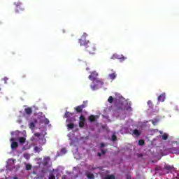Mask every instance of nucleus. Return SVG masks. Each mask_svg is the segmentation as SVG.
Returning a JSON list of instances; mask_svg holds the SVG:
<instances>
[{"instance_id":"ddd939ff","label":"nucleus","mask_w":179,"mask_h":179,"mask_svg":"<svg viewBox=\"0 0 179 179\" xmlns=\"http://www.w3.org/2000/svg\"><path fill=\"white\" fill-rule=\"evenodd\" d=\"M141 131L135 129L133 130L132 136H136V138H138V136H141Z\"/></svg>"},{"instance_id":"f8f14e48","label":"nucleus","mask_w":179,"mask_h":179,"mask_svg":"<svg viewBox=\"0 0 179 179\" xmlns=\"http://www.w3.org/2000/svg\"><path fill=\"white\" fill-rule=\"evenodd\" d=\"M99 118V115H92L91 116L89 117L88 120L90 121V122H94L96 121Z\"/></svg>"},{"instance_id":"37998d69","label":"nucleus","mask_w":179,"mask_h":179,"mask_svg":"<svg viewBox=\"0 0 179 179\" xmlns=\"http://www.w3.org/2000/svg\"><path fill=\"white\" fill-rule=\"evenodd\" d=\"M27 114L29 115V114H30V113H27Z\"/></svg>"},{"instance_id":"473e14b6","label":"nucleus","mask_w":179,"mask_h":179,"mask_svg":"<svg viewBox=\"0 0 179 179\" xmlns=\"http://www.w3.org/2000/svg\"><path fill=\"white\" fill-rule=\"evenodd\" d=\"M104 146H106V144H104L103 143H101L100 144V149H103L104 148Z\"/></svg>"},{"instance_id":"4be33fe9","label":"nucleus","mask_w":179,"mask_h":179,"mask_svg":"<svg viewBox=\"0 0 179 179\" xmlns=\"http://www.w3.org/2000/svg\"><path fill=\"white\" fill-rule=\"evenodd\" d=\"M103 179H115V176L114 175H108Z\"/></svg>"},{"instance_id":"72a5a7b5","label":"nucleus","mask_w":179,"mask_h":179,"mask_svg":"<svg viewBox=\"0 0 179 179\" xmlns=\"http://www.w3.org/2000/svg\"><path fill=\"white\" fill-rule=\"evenodd\" d=\"M34 136H37V138L41 136V134L40 133H35Z\"/></svg>"},{"instance_id":"4468645a","label":"nucleus","mask_w":179,"mask_h":179,"mask_svg":"<svg viewBox=\"0 0 179 179\" xmlns=\"http://www.w3.org/2000/svg\"><path fill=\"white\" fill-rule=\"evenodd\" d=\"M37 120L36 119H34L33 122H30L29 124V128L30 129H34L36 128V124H37Z\"/></svg>"},{"instance_id":"1a4fd4ad","label":"nucleus","mask_w":179,"mask_h":179,"mask_svg":"<svg viewBox=\"0 0 179 179\" xmlns=\"http://www.w3.org/2000/svg\"><path fill=\"white\" fill-rule=\"evenodd\" d=\"M157 100H158V101H159V103L164 102V100H166V93L164 92V93L161 94L159 96H158Z\"/></svg>"},{"instance_id":"c756f323","label":"nucleus","mask_w":179,"mask_h":179,"mask_svg":"<svg viewBox=\"0 0 179 179\" xmlns=\"http://www.w3.org/2000/svg\"><path fill=\"white\" fill-rule=\"evenodd\" d=\"M15 5L17 6V8H19V6H20V5H22L21 2H15Z\"/></svg>"},{"instance_id":"f704fd0d","label":"nucleus","mask_w":179,"mask_h":179,"mask_svg":"<svg viewBox=\"0 0 179 179\" xmlns=\"http://www.w3.org/2000/svg\"><path fill=\"white\" fill-rule=\"evenodd\" d=\"M83 38H86V37H87V34H86V33H84L83 34Z\"/></svg>"},{"instance_id":"f3484780","label":"nucleus","mask_w":179,"mask_h":179,"mask_svg":"<svg viewBox=\"0 0 179 179\" xmlns=\"http://www.w3.org/2000/svg\"><path fill=\"white\" fill-rule=\"evenodd\" d=\"M18 141H19L20 145H24V143H25V142H26V138L20 137V138H19Z\"/></svg>"},{"instance_id":"c85d7f7f","label":"nucleus","mask_w":179,"mask_h":179,"mask_svg":"<svg viewBox=\"0 0 179 179\" xmlns=\"http://www.w3.org/2000/svg\"><path fill=\"white\" fill-rule=\"evenodd\" d=\"M26 170H31V165L27 164L25 166Z\"/></svg>"},{"instance_id":"b1692460","label":"nucleus","mask_w":179,"mask_h":179,"mask_svg":"<svg viewBox=\"0 0 179 179\" xmlns=\"http://www.w3.org/2000/svg\"><path fill=\"white\" fill-rule=\"evenodd\" d=\"M43 124H45V125H48L50 124V120L47 118H45L43 120H42Z\"/></svg>"},{"instance_id":"6e6552de","label":"nucleus","mask_w":179,"mask_h":179,"mask_svg":"<svg viewBox=\"0 0 179 179\" xmlns=\"http://www.w3.org/2000/svg\"><path fill=\"white\" fill-rule=\"evenodd\" d=\"M85 121H86V119L84 117L83 115H80L79 122L80 128H83V127H85Z\"/></svg>"},{"instance_id":"79ce46f5","label":"nucleus","mask_w":179,"mask_h":179,"mask_svg":"<svg viewBox=\"0 0 179 179\" xmlns=\"http://www.w3.org/2000/svg\"><path fill=\"white\" fill-rule=\"evenodd\" d=\"M12 54H13V55H15V52H13Z\"/></svg>"},{"instance_id":"a878e982","label":"nucleus","mask_w":179,"mask_h":179,"mask_svg":"<svg viewBox=\"0 0 179 179\" xmlns=\"http://www.w3.org/2000/svg\"><path fill=\"white\" fill-rule=\"evenodd\" d=\"M138 145H139L140 146H143V145H145V141H144V140H142V139L139 140V141H138Z\"/></svg>"},{"instance_id":"a211bd4d","label":"nucleus","mask_w":179,"mask_h":179,"mask_svg":"<svg viewBox=\"0 0 179 179\" xmlns=\"http://www.w3.org/2000/svg\"><path fill=\"white\" fill-rule=\"evenodd\" d=\"M86 176L88 179H94V175L93 173H87Z\"/></svg>"},{"instance_id":"423d86ee","label":"nucleus","mask_w":179,"mask_h":179,"mask_svg":"<svg viewBox=\"0 0 179 179\" xmlns=\"http://www.w3.org/2000/svg\"><path fill=\"white\" fill-rule=\"evenodd\" d=\"M10 142H11V149L13 150V149H17L19 148V143L15 141L14 138H10Z\"/></svg>"},{"instance_id":"39448f33","label":"nucleus","mask_w":179,"mask_h":179,"mask_svg":"<svg viewBox=\"0 0 179 179\" xmlns=\"http://www.w3.org/2000/svg\"><path fill=\"white\" fill-rule=\"evenodd\" d=\"M110 59H122V61H125L127 59V57H124V55H117V54H113V56L110 57Z\"/></svg>"},{"instance_id":"6ab92c4d","label":"nucleus","mask_w":179,"mask_h":179,"mask_svg":"<svg viewBox=\"0 0 179 179\" xmlns=\"http://www.w3.org/2000/svg\"><path fill=\"white\" fill-rule=\"evenodd\" d=\"M162 141H167V139H169V134H167L166 133H164L162 136Z\"/></svg>"},{"instance_id":"2eb2a0df","label":"nucleus","mask_w":179,"mask_h":179,"mask_svg":"<svg viewBox=\"0 0 179 179\" xmlns=\"http://www.w3.org/2000/svg\"><path fill=\"white\" fill-rule=\"evenodd\" d=\"M50 157H46L43 159V166H48V164L50 163Z\"/></svg>"},{"instance_id":"cd10ccee","label":"nucleus","mask_w":179,"mask_h":179,"mask_svg":"<svg viewBox=\"0 0 179 179\" xmlns=\"http://www.w3.org/2000/svg\"><path fill=\"white\" fill-rule=\"evenodd\" d=\"M2 80H3L4 83H5L6 85H7L8 81L9 80V78H8L7 77H4V78L2 79Z\"/></svg>"},{"instance_id":"7ed1b4c3","label":"nucleus","mask_w":179,"mask_h":179,"mask_svg":"<svg viewBox=\"0 0 179 179\" xmlns=\"http://www.w3.org/2000/svg\"><path fill=\"white\" fill-rule=\"evenodd\" d=\"M79 43L80 45L85 47V51H87V52H89L92 55H94V54H96L97 48L94 43L85 39H79Z\"/></svg>"},{"instance_id":"9d476101","label":"nucleus","mask_w":179,"mask_h":179,"mask_svg":"<svg viewBox=\"0 0 179 179\" xmlns=\"http://www.w3.org/2000/svg\"><path fill=\"white\" fill-rule=\"evenodd\" d=\"M36 110H38V108L36 107L35 106L32 107H28L25 108V113H33V111H36Z\"/></svg>"},{"instance_id":"2f4dec72","label":"nucleus","mask_w":179,"mask_h":179,"mask_svg":"<svg viewBox=\"0 0 179 179\" xmlns=\"http://www.w3.org/2000/svg\"><path fill=\"white\" fill-rule=\"evenodd\" d=\"M101 155H104L105 153H107V150L101 149Z\"/></svg>"},{"instance_id":"7c9ffc66","label":"nucleus","mask_w":179,"mask_h":179,"mask_svg":"<svg viewBox=\"0 0 179 179\" xmlns=\"http://www.w3.org/2000/svg\"><path fill=\"white\" fill-rule=\"evenodd\" d=\"M61 152L64 154L66 153V148H62Z\"/></svg>"},{"instance_id":"ea45409f","label":"nucleus","mask_w":179,"mask_h":179,"mask_svg":"<svg viewBox=\"0 0 179 179\" xmlns=\"http://www.w3.org/2000/svg\"><path fill=\"white\" fill-rule=\"evenodd\" d=\"M176 111H179L178 107H176Z\"/></svg>"},{"instance_id":"c9c22d12","label":"nucleus","mask_w":179,"mask_h":179,"mask_svg":"<svg viewBox=\"0 0 179 179\" xmlns=\"http://www.w3.org/2000/svg\"><path fill=\"white\" fill-rule=\"evenodd\" d=\"M21 78H22V79H24V78H26V74H22L21 76Z\"/></svg>"},{"instance_id":"49530a36","label":"nucleus","mask_w":179,"mask_h":179,"mask_svg":"<svg viewBox=\"0 0 179 179\" xmlns=\"http://www.w3.org/2000/svg\"><path fill=\"white\" fill-rule=\"evenodd\" d=\"M0 90H1V88H0Z\"/></svg>"},{"instance_id":"393cba45","label":"nucleus","mask_w":179,"mask_h":179,"mask_svg":"<svg viewBox=\"0 0 179 179\" xmlns=\"http://www.w3.org/2000/svg\"><path fill=\"white\" fill-rule=\"evenodd\" d=\"M49 179H55V175L54 173L50 172L49 174Z\"/></svg>"},{"instance_id":"9b49d317","label":"nucleus","mask_w":179,"mask_h":179,"mask_svg":"<svg viewBox=\"0 0 179 179\" xmlns=\"http://www.w3.org/2000/svg\"><path fill=\"white\" fill-rule=\"evenodd\" d=\"M110 71H111L112 73L109 74L108 77L110 78V79L111 80H114V79H115V78H117V73L113 69H111Z\"/></svg>"},{"instance_id":"f03ea898","label":"nucleus","mask_w":179,"mask_h":179,"mask_svg":"<svg viewBox=\"0 0 179 179\" xmlns=\"http://www.w3.org/2000/svg\"><path fill=\"white\" fill-rule=\"evenodd\" d=\"M97 76H99V73L96 71H93L88 77V79L93 80L92 84L90 85L92 90H97L99 86L101 87L104 85V82H103L101 79L97 78Z\"/></svg>"},{"instance_id":"a18cd8bd","label":"nucleus","mask_w":179,"mask_h":179,"mask_svg":"<svg viewBox=\"0 0 179 179\" xmlns=\"http://www.w3.org/2000/svg\"><path fill=\"white\" fill-rule=\"evenodd\" d=\"M66 113H68V111H67V110H66Z\"/></svg>"},{"instance_id":"e433bc0d","label":"nucleus","mask_w":179,"mask_h":179,"mask_svg":"<svg viewBox=\"0 0 179 179\" xmlns=\"http://www.w3.org/2000/svg\"><path fill=\"white\" fill-rule=\"evenodd\" d=\"M101 155H102V154L100 153V152H98V153H97V156H98L99 157H101Z\"/></svg>"},{"instance_id":"20e7f679","label":"nucleus","mask_w":179,"mask_h":179,"mask_svg":"<svg viewBox=\"0 0 179 179\" xmlns=\"http://www.w3.org/2000/svg\"><path fill=\"white\" fill-rule=\"evenodd\" d=\"M88 103L89 102L87 101H84L83 104L74 108L75 111L77 113H82V111H83V108H86V107H87Z\"/></svg>"},{"instance_id":"4c0bfd02","label":"nucleus","mask_w":179,"mask_h":179,"mask_svg":"<svg viewBox=\"0 0 179 179\" xmlns=\"http://www.w3.org/2000/svg\"><path fill=\"white\" fill-rule=\"evenodd\" d=\"M126 179H131V176L127 175V178H126Z\"/></svg>"},{"instance_id":"a19ab883","label":"nucleus","mask_w":179,"mask_h":179,"mask_svg":"<svg viewBox=\"0 0 179 179\" xmlns=\"http://www.w3.org/2000/svg\"><path fill=\"white\" fill-rule=\"evenodd\" d=\"M13 179H17V177L15 176L13 178Z\"/></svg>"},{"instance_id":"f257e3e1","label":"nucleus","mask_w":179,"mask_h":179,"mask_svg":"<svg viewBox=\"0 0 179 179\" xmlns=\"http://www.w3.org/2000/svg\"><path fill=\"white\" fill-rule=\"evenodd\" d=\"M131 106H132V102L125 99H119L114 103V108L116 111L131 113L132 111Z\"/></svg>"},{"instance_id":"c03bdc74","label":"nucleus","mask_w":179,"mask_h":179,"mask_svg":"<svg viewBox=\"0 0 179 179\" xmlns=\"http://www.w3.org/2000/svg\"><path fill=\"white\" fill-rule=\"evenodd\" d=\"M68 113H65V115H66Z\"/></svg>"},{"instance_id":"5701e85b","label":"nucleus","mask_w":179,"mask_h":179,"mask_svg":"<svg viewBox=\"0 0 179 179\" xmlns=\"http://www.w3.org/2000/svg\"><path fill=\"white\" fill-rule=\"evenodd\" d=\"M108 101L110 104H113V103L114 102V98L112 96H110L109 98L108 99Z\"/></svg>"},{"instance_id":"0eeeda50","label":"nucleus","mask_w":179,"mask_h":179,"mask_svg":"<svg viewBox=\"0 0 179 179\" xmlns=\"http://www.w3.org/2000/svg\"><path fill=\"white\" fill-rule=\"evenodd\" d=\"M40 145L41 146H39V152H43V147L42 146H44V145H45V143H47V139H45V138H42L41 139V141H40Z\"/></svg>"},{"instance_id":"58836bf2","label":"nucleus","mask_w":179,"mask_h":179,"mask_svg":"<svg viewBox=\"0 0 179 179\" xmlns=\"http://www.w3.org/2000/svg\"><path fill=\"white\" fill-rule=\"evenodd\" d=\"M35 150H38V147H35Z\"/></svg>"},{"instance_id":"dca6fc26","label":"nucleus","mask_w":179,"mask_h":179,"mask_svg":"<svg viewBox=\"0 0 179 179\" xmlns=\"http://www.w3.org/2000/svg\"><path fill=\"white\" fill-rule=\"evenodd\" d=\"M148 106L149 107V108H150V110H153V102L151 100H149L147 102Z\"/></svg>"},{"instance_id":"bb28decb","label":"nucleus","mask_w":179,"mask_h":179,"mask_svg":"<svg viewBox=\"0 0 179 179\" xmlns=\"http://www.w3.org/2000/svg\"><path fill=\"white\" fill-rule=\"evenodd\" d=\"M115 141H117V136H115V134H113L111 137V141L115 142Z\"/></svg>"},{"instance_id":"412c9836","label":"nucleus","mask_w":179,"mask_h":179,"mask_svg":"<svg viewBox=\"0 0 179 179\" xmlns=\"http://www.w3.org/2000/svg\"><path fill=\"white\" fill-rule=\"evenodd\" d=\"M164 169H165V170H169V171H170V170H173V166H170V165H169V164H166V165L164 166Z\"/></svg>"},{"instance_id":"aec40b11","label":"nucleus","mask_w":179,"mask_h":179,"mask_svg":"<svg viewBox=\"0 0 179 179\" xmlns=\"http://www.w3.org/2000/svg\"><path fill=\"white\" fill-rule=\"evenodd\" d=\"M67 128L68 129H73V128H75V124L71 123V124H67Z\"/></svg>"}]
</instances>
